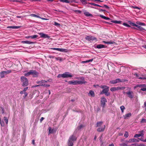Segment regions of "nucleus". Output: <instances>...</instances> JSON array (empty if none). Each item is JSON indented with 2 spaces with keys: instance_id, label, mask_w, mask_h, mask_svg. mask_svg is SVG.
Returning a JSON list of instances; mask_svg holds the SVG:
<instances>
[{
  "instance_id": "obj_10",
  "label": "nucleus",
  "mask_w": 146,
  "mask_h": 146,
  "mask_svg": "<svg viewBox=\"0 0 146 146\" xmlns=\"http://www.w3.org/2000/svg\"><path fill=\"white\" fill-rule=\"evenodd\" d=\"M122 81L120 79H117L114 80H112L110 81V83L111 84H115L117 83L122 82Z\"/></svg>"
},
{
  "instance_id": "obj_9",
  "label": "nucleus",
  "mask_w": 146,
  "mask_h": 146,
  "mask_svg": "<svg viewBox=\"0 0 146 146\" xmlns=\"http://www.w3.org/2000/svg\"><path fill=\"white\" fill-rule=\"evenodd\" d=\"M128 97L130 98H132L134 96V94L133 92L131 90H129L127 92H126Z\"/></svg>"
},
{
  "instance_id": "obj_48",
  "label": "nucleus",
  "mask_w": 146,
  "mask_h": 146,
  "mask_svg": "<svg viewBox=\"0 0 146 146\" xmlns=\"http://www.w3.org/2000/svg\"><path fill=\"white\" fill-rule=\"evenodd\" d=\"M59 1L61 2L66 3H68V0H59Z\"/></svg>"
},
{
  "instance_id": "obj_41",
  "label": "nucleus",
  "mask_w": 146,
  "mask_h": 146,
  "mask_svg": "<svg viewBox=\"0 0 146 146\" xmlns=\"http://www.w3.org/2000/svg\"><path fill=\"white\" fill-rule=\"evenodd\" d=\"M55 58L57 60H59L60 61L62 60V58H61L59 57H55Z\"/></svg>"
},
{
  "instance_id": "obj_58",
  "label": "nucleus",
  "mask_w": 146,
  "mask_h": 146,
  "mask_svg": "<svg viewBox=\"0 0 146 146\" xmlns=\"http://www.w3.org/2000/svg\"><path fill=\"white\" fill-rule=\"evenodd\" d=\"M88 4H90L91 5H93L94 6H96V4H95V3H88Z\"/></svg>"
},
{
  "instance_id": "obj_22",
  "label": "nucleus",
  "mask_w": 146,
  "mask_h": 146,
  "mask_svg": "<svg viewBox=\"0 0 146 146\" xmlns=\"http://www.w3.org/2000/svg\"><path fill=\"white\" fill-rule=\"evenodd\" d=\"M136 87L141 88H146V85L145 84H138L137 86Z\"/></svg>"
},
{
  "instance_id": "obj_55",
  "label": "nucleus",
  "mask_w": 146,
  "mask_h": 146,
  "mask_svg": "<svg viewBox=\"0 0 146 146\" xmlns=\"http://www.w3.org/2000/svg\"><path fill=\"white\" fill-rule=\"evenodd\" d=\"M140 90L143 91H146V88H141L140 89Z\"/></svg>"
},
{
  "instance_id": "obj_35",
  "label": "nucleus",
  "mask_w": 146,
  "mask_h": 146,
  "mask_svg": "<svg viewBox=\"0 0 146 146\" xmlns=\"http://www.w3.org/2000/svg\"><path fill=\"white\" fill-rule=\"evenodd\" d=\"M59 51L62 52H66L67 51V50L66 49L59 48Z\"/></svg>"
},
{
  "instance_id": "obj_42",
  "label": "nucleus",
  "mask_w": 146,
  "mask_h": 146,
  "mask_svg": "<svg viewBox=\"0 0 146 146\" xmlns=\"http://www.w3.org/2000/svg\"><path fill=\"white\" fill-rule=\"evenodd\" d=\"M129 136L128 133L127 131H125L124 135V136L126 137L127 138Z\"/></svg>"
},
{
  "instance_id": "obj_57",
  "label": "nucleus",
  "mask_w": 146,
  "mask_h": 146,
  "mask_svg": "<svg viewBox=\"0 0 146 146\" xmlns=\"http://www.w3.org/2000/svg\"><path fill=\"white\" fill-rule=\"evenodd\" d=\"M136 146H145V145L143 143H141L139 145H137Z\"/></svg>"
},
{
  "instance_id": "obj_46",
  "label": "nucleus",
  "mask_w": 146,
  "mask_h": 146,
  "mask_svg": "<svg viewBox=\"0 0 146 146\" xmlns=\"http://www.w3.org/2000/svg\"><path fill=\"white\" fill-rule=\"evenodd\" d=\"M119 145L120 146H128L127 144L125 143H122L119 144Z\"/></svg>"
},
{
  "instance_id": "obj_5",
  "label": "nucleus",
  "mask_w": 146,
  "mask_h": 146,
  "mask_svg": "<svg viewBox=\"0 0 146 146\" xmlns=\"http://www.w3.org/2000/svg\"><path fill=\"white\" fill-rule=\"evenodd\" d=\"M21 81L22 82V86L25 87L28 85V79L24 76H22L21 78Z\"/></svg>"
},
{
  "instance_id": "obj_34",
  "label": "nucleus",
  "mask_w": 146,
  "mask_h": 146,
  "mask_svg": "<svg viewBox=\"0 0 146 146\" xmlns=\"http://www.w3.org/2000/svg\"><path fill=\"white\" fill-rule=\"evenodd\" d=\"M136 23L137 24L140 25L145 26V24L144 23H141L138 21L136 22Z\"/></svg>"
},
{
  "instance_id": "obj_8",
  "label": "nucleus",
  "mask_w": 146,
  "mask_h": 146,
  "mask_svg": "<svg viewBox=\"0 0 146 146\" xmlns=\"http://www.w3.org/2000/svg\"><path fill=\"white\" fill-rule=\"evenodd\" d=\"M85 39L89 41L97 40V39L96 37L90 35L87 36L85 37Z\"/></svg>"
},
{
  "instance_id": "obj_30",
  "label": "nucleus",
  "mask_w": 146,
  "mask_h": 146,
  "mask_svg": "<svg viewBox=\"0 0 146 146\" xmlns=\"http://www.w3.org/2000/svg\"><path fill=\"white\" fill-rule=\"evenodd\" d=\"M3 119L6 123V124L7 125L8 124V121L7 117H6L5 116L3 117Z\"/></svg>"
},
{
  "instance_id": "obj_6",
  "label": "nucleus",
  "mask_w": 146,
  "mask_h": 146,
  "mask_svg": "<svg viewBox=\"0 0 146 146\" xmlns=\"http://www.w3.org/2000/svg\"><path fill=\"white\" fill-rule=\"evenodd\" d=\"M109 87H108L105 89H103L102 91L100 92V94H105V95L106 96H108L110 94V93L108 92L109 91Z\"/></svg>"
},
{
  "instance_id": "obj_52",
  "label": "nucleus",
  "mask_w": 146,
  "mask_h": 146,
  "mask_svg": "<svg viewBox=\"0 0 146 146\" xmlns=\"http://www.w3.org/2000/svg\"><path fill=\"white\" fill-rule=\"evenodd\" d=\"M120 108L121 110H124L125 109V107L123 106H120Z\"/></svg>"
},
{
  "instance_id": "obj_37",
  "label": "nucleus",
  "mask_w": 146,
  "mask_h": 146,
  "mask_svg": "<svg viewBox=\"0 0 146 146\" xmlns=\"http://www.w3.org/2000/svg\"><path fill=\"white\" fill-rule=\"evenodd\" d=\"M141 123H146V119L143 118L141 119Z\"/></svg>"
},
{
  "instance_id": "obj_44",
  "label": "nucleus",
  "mask_w": 146,
  "mask_h": 146,
  "mask_svg": "<svg viewBox=\"0 0 146 146\" xmlns=\"http://www.w3.org/2000/svg\"><path fill=\"white\" fill-rule=\"evenodd\" d=\"M54 23V25L56 26L59 27L60 25L59 23H57L55 21Z\"/></svg>"
},
{
  "instance_id": "obj_15",
  "label": "nucleus",
  "mask_w": 146,
  "mask_h": 146,
  "mask_svg": "<svg viewBox=\"0 0 146 146\" xmlns=\"http://www.w3.org/2000/svg\"><path fill=\"white\" fill-rule=\"evenodd\" d=\"M88 96L92 97H94L95 96V93L94 91L91 90L89 92L88 94Z\"/></svg>"
},
{
  "instance_id": "obj_40",
  "label": "nucleus",
  "mask_w": 146,
  "mask_h": 146,
  "mask_svg": "<svg viewBox=\"0 0 146 146\" xmlns=\"http://www.w3.org/2000/svg\"><path fill=\"white\" fill-rule=\"evenodd\" d=\"M110 90L112 92H114L116 91V88L115 87H112L110 89Z\"/></svg>"
},
{
  "instance_id": "obj_4",
  "label": "nucleus",
  "mask_w": 146,
  "mask_h": 146,
  "mask_svg": "<svg viewBox=\"0 0 146 146\" xmlns=\"http://www.w3.org/2000/svg\"><path fill=\"white\" fill-rule=\"evenodd\" d=\"M72 76L69 72H66L63 74H59L57 76L58 78H66L69 77H71Z\"/></svg>"
},
{
  "instance_id": "obj_39",
  "label": "nucleus",
  "mask_w": 146,
  "mask_h": 146,
  "mask_svg": "<svg viewBox=\"0 0 146 146\" xmlns=\"http://www.w3.org/2000/svg\"><path fill=\"white\" fill-rule=\"evenodd\" d=\"M30 16H31L32 17H37L38 18H40V17L39 16L36 15H35V14H31L30 15Z\"/></svg>"
},
{
  "instance_id": "obj_14",
  "label": "nucleus",
  "mask_w": 146,
  "mask_h": 146,
  "mask_svg": "<svg viewBox=\"0 0 146 146\" xmlns=\"http://www.w3.org/2000/svg\"><path fill=\"white\" fill-rule=\"evenodd\" d=\"M38 36L37 35H35L32 36H27L25 37V38H31L32 39H34L37 38Z\"/></svg>"
},
{
  "instance_id": "obj_27",
  "label": "nucleus",
  "mask_w": 146,
  "mask_h": 146,
  "mask_svg": "<svg viewBox=\"0 0 146 146\" xmlns=\"http://www.w3.org/2000/svg\"><path fill=\"white\" fill-rule=\"evenodd\" d=\"M5 74L3 71H1L0 73V77H1V78H4L5 77Z\"/></svg>"
},
{
  "instance_id": "obj_18",
  "label": "nucleus",
  "mask_w": 146,
  "mask_h": 146,
  "mask_svg": "<svg viewBox=\"0 0 146 146\" xmlns=\"http://www.w3.org/2000/svg\"><path fill=\"white\" fill-rule=\"evenodd\" d=\"M21 42L24 44H31L34 43V42H31L27 40L23 41Z\"/></svg>"
},
{
  "instance_id": "obj_38",
  "label": "nucleus",
  "mask_w": 146,
  "mask_h": 146,
  "mask_svg": "<svg viewBox=\"0 0 146 146\" xmlns=\"http://www.w3.org/2000/svg\"><path fill=\"white\" fill-rule=\"evenodd\" d=\"M53 130L50 127H49V133H53Z\"/></svg>"
},
{
  "instance_id": "obj_36",
  "label": "nucleus",
  "mask_w": 146,
  "mask_h": 146,
  "mask_svg": "<svg viewBox=\"0 0 146 146\" xmlns=\"http://www.w3.org/2000/svg\"><path fill=\"white\" fill-rule=\"evenodd\" d=\"M137 27L138 28L139 30H144V29L142 27L138 25H137Z\"/></svg>"
},
{
  "instance_id": "obj_32",
  "label": "nucleus",
  "mask_w": 146,
  "mask_h": 146,
  "mask_svg": "<svg viewBox=\"0 0 146 146\" xmlns=\"http://www.w3.org/2000/svg\"><path fill=\"white\" fill-rule=\"evenodd\" d=\"M103 42L105 44H112L114 43L113 42L110 41V42H106V41H103Z\"/></svg>"
},
{
  "instance_id": "obj_2",
  "label": "nucleus",
  "mask_w": 146,
  "mask_h": 146,
  "mask_svg": "<svg viewBox=\"0 0 146 146\" xmlns=\"http://www.w3.org/2000/svg\"><path fill=\"white\" fill-rule=\"evenodd\" d=\"M77 138L75 136V134H73L70 136L68 141L67 144L68 146H73L74 145V141L76 140Z\"/></svg>"
},
{
  "instance_id": "obj_20",
  "label": "nucleus",
  "mask_w": 146,
  "mask_h": 146,
  "mask_svg": "<svg viewBox=\"0 0 146 146\" xmlns=\"http://www.w3.org/2000/svg\"><path fill=\"white\" fill-rule=\"evenodd\" d=\"M105 127L106 126H105V125H104L103 127L99 128L97 129V130L98 131L100 132H101V131H104V130L105 129Z\"/></svg>"
},
{
  "instance_id": "obj_63",
  "label": "nucleus",
  "mask_w": 146,
  "mask_h": 146,
  "mask_svg": "<svg viewBox=\"0 0 146 146\" xmlns=\"http://www.w3.org/2000/svg\"><path fill=\"white\" fill-rule=\"evenodd\" d=\"M44 86V85H43V84H40L38 85H36L34 86L35 87H36L37 86Z\"/></svg>"
},
{
  "instance_id": "obj_54",
  "label": "nucleus",
  "mask_w": 146,
  "mask_h": 146,
  "mask_svg": "<svg viewBox=\"0 0 146 146\" xmlns=\"http://www.w3.org/2000/svg\"><path fill=\"white\" fill-rule=\"evenodd\" d=\"M138 79L141 80L146 79V77H139Z\"/></svg>"
},
{
  "instance_id": "obj_26",
  "label": "nucleus",
  "mask_w": 146,
  "mask_h": 146,
  "mask_svg": "<svg viewBox=\"0 0 146 146\" xmlns=\"http://www.w3.org/2000/svg\"><path fill=\"white\" fill-rule=\"evenodd\" d=\"M103 122L102 121H99L97 122L96 124V127L100 126L102 124Z\"/></svg>"
},
{
  "instance_id": "obj_45",
  "label": "nucleus",
  "mask_w": 146,
  "mask_h": 146,
  "mask_svg": "<svg viewBox=\"0 0 146 146\" xmlns=\"http://www.w3.org/2000/svg\"><path fill=\"white\" fill-rule=\"evenodd\" d=\"M76 0H68V3H71L72 2H76Z\"/></svg>"
},
{
  "instance_id": "obj_61",
  "label": "nucleus",
  "mask_w": 146,
  "mask_h": 146,
  "mask_svg": "<svg viewBox=\"0 0 146 146\" xmlns=\"http://www.w3.org/2000/svg\"><path fill=\"white\" fill-rule=\"evenodd\" d=\"M88 4L87 6L88 7H90L92 8H95V9H97V8H96L95 7H92V6H90V4H88V3H87Z\"/></svg>"
},
{
  "instance_id": "obj_60",
  "label": "nucleus",
  "mask_w": 146,
  "mask_h": 146,
  "mask_svg": "<svg viewBox=\"0 0 146 146\" xmlns=\"http://www.w3.org/2000/svg\"><path fill=\"white\" fill-rule=\"evenodd\" d=\"M131 25L133 26H135L136 27H137V25L136 24H135L133 23H131Z\"/></svg>"
},
{
  "instance_id": "obj_47",
  "label": "nucleus",
  "mask_w": 146,
  "mask_h": 146,
  "mask_svg": "<svg viewBox=\"0 0 146 146\" xmlns=\"http://www.w3.org/2000/svg\"><path fill=\"white\" fill-rule=\"evenodd\" d=\"M102 7H104L107 9H108L109 7L106 5H104L103 6H101Z\"/></svg>"
},
{
  "instance_id": "obj_43",
  "label": "nucleus",
  "mask_w": 146,
  "mask_h": 146,
  "mask_svg": "<svg viewBox=\"0 0 146 146\" xmlns=\"http://www.w3.org/2000/svg\"><path fill=\"white\" fill-rule=\"evenodd\" d=\"M108 87L107 86H105V85H101L100 86V87L102 89H104Z\"/></svg>"
},
{
  "instance_id": "obj_3",
  "label": "nucleus",
  "mask_w": 146,
  "mask_h": 146,
  "mask_svg": "<svg viewBox=\"0 0 146 146\" xmlns=\"http://www.w3.org/2000/svg\"><path fill=\"white\" fill-rule=\"evenodd\" d=\"M39 74V73L35 70H31L27 73H25L24 75L25 76L28 77L31 75L33 77H38Z\"/></svg>"
},
{
  "instance_id": "obj_1",
  "label": "nucleus",
  "mask_w": 146,
  "mask_h": 146,
  "mask_svg": "<svg viewBox=\"0 0 146 146\" xmlns=\"http://www.w3.org/2000/svg\"><path fill=\"white\" fill-rule=\"evenodd\" d=\"M81 81H70L68 82V84H73L76 85L81 84H85L87 83L85 81L84 78V77H81L80 78Z\"/></svg>"
},
{
  "instance_id": "obj_50",
  "label": "nucleus",
  "mask_w": 146,
  "mask_h": 146,
  "mask_svg": "<svg viewBox=\"0 0 146 146\" xmlns=\"http://www.w3.org/2000/svg\"><path fill=\"white\" fill-rule=\"evenodd\" d=\"M0 123L1 126H4L5 125V124L4 122L3 121H0Z\"/></svg>"
},
{
  "instance_id": "obj_16",
  "label": "nucleus",
  "mask_w": 146,
  "mask_h": 146,
  "mask_svg": "<svg viewBox=\"0 0 146 146\" xmlns=\"http://www.w3.org/2000/svg\"><path fill=\"white\" fill-rule=\"evenodd\" d=\"M131 115V113H129L126 114L125 115L123 116L124 119H128L129 117H130Z\"/></svg>"
},
{
  "instance_id": "obj_13",
  "label": "nucleus",
  "mask_w": 146,
  "mask_h": 146,
  "mask_svg": "<svg viewBox=\"0 0 146 146\" xmlns=\"http://www.w3.org/2000/svg\"><path fill=\"white\" fill-rule=\"evenodd\" d=\"M38 34L40 35V37L41 38H49L50 36H48L47 35L43 33H38Z\"/></svg>"
},
{
  "instance_id": "obj_31",
  "label": "nucleus",
  "mask_w": 146,
  "mask_h": 146,
  "mask_svg": "<svg viewBox=\"0 0 146 146\" xmlns=\"http://www.w3.org/2000/svg\"><path fill=\"white\" fill-rule=\"evenodd\" d=\"M116 90H123L125 88V87H115Z\"/></svg>"
},
{
  "instance_id": "obj_51",
  "label": "nucleus",
  "mask_w": 146,
  "mask_h": 146,
  "mask_svg": "<svg viewBox=\"0 0 146 146\" xmlns=\"http://www.w3.org/2000/svg\"><path fill=\"white\" fill-rule=\"evenodd\" d=\"M50 49L52 50H56L59 51V48H50Z\"/></svg>"
},
{
  "instance_id": "obj_21",
  "label": "nucleus",
  "mask_w": 146,
  "mask_h": 146,
  "mask_svg": "<svg viewBox=\"0 0 146 146\" xmlns=\"http://www.w3.org/2000/svg\"><path fill=\"white\" fill-rule=\"evenodd\" d=\"M47 82V81L45 80H42L41 81H38L36 82L37 84H43V83H46Z\"/></svg>"
},
{
  "instance_id": "obj_24",
  "label": "nucleus",
  "mask_w": 146,
  "mask_h": 146,
  "mask_svg": "<svg viewBox=\"0 0 146 146\" xmlns=\"http://www.w3.org/2000/svg\"><path fill=\"white\" fill-rule=\"evenodd\" d=\"M84 13L86 16L92 17V15L88 12H85Z\"/></svg>"
},
{
  "instance_id": "obj_56",
  "label": "nucleus",
  "mask_w": 146,
  "mask_h": 146,
  "mask_svg": "<svg viewBox=\"0 0 146 146\" xmlns=\"http://www.w3.org/2000/svg\"><path fill=\"white\" fill-rule=\"evenodd\" d=\"M21 27L20 26H14V29H18Z\"/></svg>"
},
{
  "instance_id": "obj_12",
  "label": "nucleus",
  "mask_w": 146,
  "mask_h": 146,
  "mask_svg": "<svg viewBox=\"0 0 146 146\" xmlns=\"http://www.w3.org/2000/svg\"><path fill=\"white\" fill-rule=\"evenodd\" d=\"M144 132V131L143 130H142L141 131H140V133L139 134H135L134 136V137L135 138H137L138 137H140L141 136H143L144 134H143Z\"/></svg>"
},
{
  "instance_id": "obj_59",
  "label": "nucleus",
  "mask_w": 146,
  "mask_h": 146,
  "mask_svg": "<svg viewBox=\"0 0 146 146\" xmlns=\"http://www.w3.org/2000/svg\"><path fill=\"white\" fill-rule=\"evenodd\" d=\"M7 28L8 29H14V26H8L7 27Z\"/></svg>"
},
{
  "instance_id": "obj_64",
  "label": "nucleus",
  "mask_w": 146,
  "mask_h": 146,
  "mask_svg": "<svg viewBox=\"0 0 146 146\" xmlns=\"http://www.w3.org/2000/svg\"><path fill=\"white\" fill-rule=\"evenodd\" d=\"M44 119V118L43 117H42L40 119V121L41 122L42 120Z\"/></svg>"
},
{
  "instance_id": "obj_28",
  "label": "nucleus",
  "mask_w": 146,
  "mask_h": 146,
  "mask_svg": "<svg viewBox=\"0 0 146 146\" xmlns=\"http://www.w3.org/2000/svg\"><path fill=\"white\" fill-rule=\"evenodd\" d=\"M111 22L114 23L116 24H120L121 22V21H117L116 20L115 21H112Z\"/></svg>"
},
{
  "instance_id": "obj_62",
  "label": "nucleus",
  "mask_w": 146,
  "mask_h": 146,
  "mask_svg": "<svg viewBox=\"0 0 146 146\" xmlns=\"http://www.w3.org/2000/svg\"><path fill=\"white\" fill-rule=\"evenodd\" d=\"M28 89V87H26L24 89L23 91L25 92H25Z\"/></svg>"
},
{
  "instance_id": "obj_33",
  "label": "nucleus",
  "mask_w": 146,
  "mask_h": 146,
  "mask_svg": "<svg viewBox=\"0 0 146 146\" xmlns=\"http://www.w3.org/2000/svg\"><path fill=\"white\" fill-rule=\"evenodd\" d=\"M13 2H19L20 3H23V1L22 0H12Z\"/></svg>"
},
{
  "instance_id": "obj_49",
  "label": "nucleus",
  "mask_w": 146,
  "mask_h": 146,
  "mask_svg": "<svg viewBox=\"0 0 146 146\" xmlns=\"http://www.w3.org/2000/svg\"><path fill=\"white\" fill-rule=\"evenodd\" d=\"M123 25H124V26H125L127 27H130V26L129 25V24L125 23H124L123 24Z\"/></svg>"
},
{
  "instance_id": "obj_11",
  "label": "nucleus",
  "mask_w": 146,
  "mask_h": 146,
  "mask_svg": "<svg viewBox=\"0 0 146 146\" xmlns=\"http://www.w3.org/2000/svg\"><path fill=\"white\" fill-rule=\"evenodd\" d=\"M84 126L82 124H80V125H79L78 128L76 129L75 131H74V134L76 135V133L77 131L78 130L79 131H81V130L83 128Z\"/></svg>"
},
{
  "instance_id": "obj_53",
  "label": "nucleus",
  "mask_w": 146,
  "mask_h": 146,
  "mask_svg": "<svg viewBox=\"0 0 146 146\" xmlns=\"http://www.w3.org/2000/svg\"><path fill=\"white\" fill-rule=\"evenodd\" d=\"M134 76H135L136 77H137L138 78L139 77V75L137 74V73H135L134 74Z\"/></svg>"
},
{
  "instance_id": "obj_19",
  "label": "nucleus",
  "mask_w": 146,
  "mask_h": 146,
  "mask_svg": "<svg viewBox=\"0 0 146 146\" xmlns=\"http://www.w3.org/2000/svg\"><path fill=\"white\" fill-rule=\"evenodd\" d=\"M138 141H139L137 139H136L134 138L129 139L128 142L129 143H131V142H138Z\"/></svg>"
},
{
  "instance_id": "obj_7",
  "label": "nucleus",
  "mask_w": 146,
  "mask_h": 146,
  "mask_svg": "<svg viewBox=\"0 0 146 146\" xmlns=\"http://www.w3.org/2000/svg\"><path fill=\"white\" fill-rule=\"evenodd\" d=\"M107 102V100L106 98L104 97H103L101 98V104L104 110L105 107L106 103Z\"/></svg>"
},
{
  "instance_id": "obj_29",
  "label": "nucleus",
  "mask_w": 146,
  "mask_h": 146,
  "mask_svg": "<svg viewBox=\"0 0 146 146\" xmlns=\"http://www.w3.org/2000/svg\"><path fill=\"white\" fill-rule=\"evenodd\" d=\"M4 72L5 75L9 74L12 72L11 70H7L6 71H3Z\"/></svg>"
},
{
  "instance_id": "obj_23",
  "label": "nucleus",
  "mask_w": 146,
  "mask_h": 146,
  "mask_svg": "<svg viewBox=\"0 0 146 146\" xmlns=\"http://www.w3.org/2000/svg\"><path fill=\"white\" fill-rule=\"evenodd\" d=\"M100 17H101V18H102L104 19H105V20H108L110 19L109 18L106 17L103 15H100Z\"/></svg>"
},
{
  "instance_id": "obj_25",
  "label": "nucleus",
  "mask_w": 146,
  "mask_h": 146,
  "mask_svg": "<svg viewBox=\"0 0 146 146\" xmlns=\"http://www.w3.org/2000/svg\"><path fill=\"white\" fill-rule=\"evenodd\" d=\"M89 0H80L82 3L84 5L87 4V1H89Z\"/></svg>"
},
{
  "instance_id": "obj_17",
  "label": "nucleus",
  "mask_w": 146,
  "mask_h": 146,
  "mask_svg": "<svg viewBox=\"0 0 146 146\" xmlns=\"http://www.w3.org/2000/svg\"><path fill=\"white\" fill-rule=\"evenodd\" d=\"M96 47L100 49L102 48H106L107 46L104 44H101L97 45Z\"/></svg>"
}]
</instances>
